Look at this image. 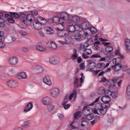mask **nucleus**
<instances>
[{
  "instance_id": "49",
  "label": "nucleus",
  "mask_w": 130,
  "mask_h": 130,
  "mask_svg": "<svg viewBox=\"0 0 130 130\" xmlns=\"http://www.w3.org/2000/svg\"><path fill=\"white\" fill-rule=\"evenodd\" d=\"M87 62L89 67H92V65L94 66L95 64V62H94V61H93L92 60H88L87 61Z\"/></svg>"
},
{
  "instance_id": "56",
  "label": "nucleus",
  "mask_w": 130,
  "mask_h": 130,
  "mask_svg": "<svg viewBox=\"0 0 130 130\" xmlns=\"http://www.w3.org/2000/svg\"><path fill=\"white\" fill-rule=\"evenodd\" d=\"M31 15L34 16H37L38 15V11L37 10H32L30 11Z\"/></svg>"
},
{
  "instance_id": "25",
  "label": "nucleus",
  "mask_w": 130,
  "mask_h": 130,
  "mask_svg": "<svg viewBox=\"0 0 130 130\" xmlns=\"http://www.w3.org/2000/svg\"><path fill=\"white\" fill-rule=\"evenodd\" d=\"M49 47L51 49H53V50H55L56 49H57V45L56 44V43L52 41L49 44Z\"/></svg>"
},
{
  "instance_id": "16",
  "label": "nucleus",
  "mask_w": 130,
  "mask_h": 130,
  "mask_svg": "<svg viewBox=\"0 0 130 130\" xmlns=\"http://www.w3.org/2000/svg\"><path fill=\"white\" fill-rule=\"evenodd\" d=\"M33 108V104L32 103L29 102L27 104L24 109V112L26 113L27 112H29V111H31V110Z\"/></svg>"
},
{
  "instance_id": "61",
  "label": "nucleus",
  "mask_w": 130,
  "mask_h": 130,
  "mask_svg": "<svg viewBox=\"0 0 130 130\" xmlns=\"http://www.w3.org/2000/svg\"><path fill=\"white\" fill-rule=\"evenodd\" d=\"M8 22H9V23H15V20H14V19H13V17H10L7 19Z\"/></svg>"
},
{
  "instance_id": "37",
  "label": "nucleus",
  "mask_w": 130,
  "mask_h": 130,
  "mask_svg": "<svg viewBox=\"0 0 130 130\" xmlns=\"http://www.w3.org/2000/svg\"><path fill=\"white\" fill-rule=\"evenodd\" d=\"M53 21L54 23H55V24H56L57 23H62L61 20H60V18H59V17L57 16L54 17L53 18Z\"/></svg>"
},
{
  "instance_id": "62",
  "label": "nucleus",
  "mask_w": 130,
  "mask_h": 130,
  "mask_svg": "<svg viewBox=\"0 0 130 130\" xmlns=\"http://www.w3.org/2000/svg\"><path fill=\"white\" fill-rule=\"evenodd\" d=\"M84 64H85V63L84 62L81 63L80 64V70H85V65Z\"/></svg>"
},
{
  "instance_id": "24",
  "label": "nucleus",
  "mask_w": 130,
  "mask_h": 130,
  "mask_svg": "<svg viewBox=\"0 0 130 130\" xmlns=\"http://www.w3.org/2000/svg\"><path fill=\"white\" fill-rule=\"evenodd\" d=\"M125 45L126 49L128 51H130V40L128 38H126L124 40Z\"/></svg>"
},
{
  "instance_id": "3",
  "label": "nucleus",
  "mask_w": 130,
  "mask_h": 130,
  "mask_svg": "<svg viewBox=\"0 0 130 130\" xmlns=\"http://www.w3.org/2000/svg\"><path fill=\"white\" fill-rule=\"evenodd\" d=\"M89 45L90 44H89L88 42L80 44L81 49L84 52V53H86L87 55H91V54H92V50H91V49L87 48V47H89Z\"/></svg>"
},
{
  "instance_id": "12",
  "label": "nucleus",
  "mask_w": 130,
  "mask_h": 130,
  "mask_svg": "<svg viewBox=\"0 0 130 130\" xmlns=\"http://www.w3.org/2000/svg\"><path fill=\"white\" fill-rule=\"evenodd\" d=\"M18 62V60L17 57H12L9 59V63L12 66H16Z\"/></svg>"
},
{
  "instance_id": "45",
  "label": "nucleus",
  "mask_w": 130,
  "mask_h": 130,
  "mask_svg": "<svg viewBox=\"0 0 130 130\" xmlns=\"http://www.w3.org/2000/svg\"><path fill=\"white\" fill-rule=\"evenodd\" d=\"M74 22L73 21V19H69L67 21V24L69 26H73L74 25Z\"/></svg>"
},
{
  "instance_id": "14",
  "label": "nucleus",
  "mask_w": 130,
  "mask_h": 130,
  "mask_svg": "<svg viewBox=\"0 0 130 130\" xmlns=\"http://www.w3.org/2000/svg\"><path fill=\"white\" fill-rule=\"evenodd\" d=\"M42 101L44 105H47L52 102V99H51V98L46 96L43 99Z\"/></svg>"
},
{
  "instance_id": "6",
  "label": "nucleus",
  "mask_w": 130,
  "mask_h": 130,
  "mask_svg": "<svg viewBox=\"0 0 130 130\" xmlns=\"http://www.w3.org/2000/svg\"><path fill=\"white\" fill-rule=\"evenodd\" d=\"M89 41H90V42L91 43H90V42H89ZM87 42L88 43H90V44H93V45L92 46V48L94 50H100V46H99V44H100V42L98 40H95L94 42L93 40L90 39Z\"/></svg>"
},
{
  "instance_id": "42",
  "label": "nucleus",
  "mask_w": 130,
  "mask_h": 130,
  "mask_svg": "<svg viewBox=\"0 0 130 130\" xmlns=\"http://www.w3.org/2000/svg\"><path fill=\"white\" fill-rule=\"evenodd\" d=\"M90 31H91L92 34H96L97 32V29L95 28L94 27H89V29Z\"/></svg>"
},
{
  "instance_id": "46",
  "label": "nucleus",
  "mask_w": 130,
  "mask_h": 130,
  "mask_svg": "<svg viewBox=\"0 0 130 130\" xmlns=\"http://www.w3.org/2000/svg\"><path fill=\"white\" fill-rule=\"evenodd\" d=\"M112 92L110 91V90H106L105 92V96H108V97H110L111 96Z\"/></svg>"
},
{
  "instance_id": "4",
  "label": "nucleus",
  "mask_w": 130,
  "mask_h": 130,
  "mask_svg": "<svg viewBox=\"0 0 130 130\" xmlns=\"http://www.w3.org/2000/svg\"><path fill=\"white\" fill-rule=\"evenodd\" d=\"M6 85L9 88H16L19 87V81L14 80H10L6 82Z\"/></svg>"
},
{
  "instance_id": "15",
  "label": "nucleus",
  "mask_w": 130,
  "mask_h": 130,
  "mask_svg": "<svg viewBox=\"0 0 130 130\" xmlns=\"http://www.w3.org/2000/svg\"><path fill=\"white\" fill-rule=\"evenodd\" d=\"M110 107V105H105L104 106V107H103L99 111L102 115H105L106 114V113L107 112V109L109 108Z\"/></svg>"
},
{
  "instance_id": "57",
  "label": "nucleus",
  "mask_w": 130,
  "mask_h": 130,
  "mask_svg": "<svg viewBox=\"0 0 130 130\" xmlns=\"http://www.w3.org/2000/svg\"><path fill=\"white\" fill-rule=\"evenodd\" d=\"M83 32L84 34L82 35V37H83V38L86 39L87 37H88V36H89V34H88L87 32H85V30H84Z\"/></svg>"
},
{
  "instance_id": "58",
  "label": "nucleus",
  "mask_w": 130,
  "mask_h": 130,
  "mask_svg": "<svg viewBox=\"0 0 130 130\" xmlns=\"http://www.w3.org/2000/svg\"><path fill=\"white\" fill-rule=\"evenodd\" d=\"M92 112H93L94 114H99V115H100V114L98 113V109H96L95 108H94V109H92Z\"/></svg>"
},
{
  "instance_id": "8",
  "label": "nucleus",
  "mask_w": 130,
  "mask_h": 130,
  "mask_svg": "<svg viewBox=\"0 0 130 130\" xmlns=\"http://www.w3.org/2000/svg\"><path fill=\"white\" fill-rule=\"evenodd\" d=\"M36 49L37 50H39V51H45V50L47 49V48L46 46L43 45L42 42H40L37 45Z\"/></svg>"
},
{
  "instance_id": "43",
  "label": "nucleus",
  "mask_w": 130,
  "mask_h": 130,
  "mask_svg": "<svg viewBox=\"0 0 130 130\" xmlns=\"http://www.w3.org/2000/svg\"><path fill=\"white\" fill-rule=\"evenodd\" d=\"M26 14L24 13H20L19 14L18 19H20V20H24L26 19Z\"/></svg>"
},
{
  "instance_id": "29",
  "label": "nucleus",
  "mask_w": 130,
  "mask_h": 130,
  "mask_svg": "<svg viewBox=\"0 0 130 130\" xmlns=\"http://www.w3.org/2000/svg\"><path fill=\"white\" fill-rule=\"evenodd\" d=\"M73 22L75 23V24H77V23H79L80 22V17L78 16L74 15L72 18Z\"/></svg>"
},
{
  "instance_id": "50",
  "label": "nucleus",
  "mask_w": 130,
  "mask_h": 130,
  "mask_svg": "<svg viewBox=\"0 0 130 130\" xmlns=\"http://www.w3.org/2000/svg\"><path fill=\"white\" fill-rule=\"evenodd\" d=\"M83 110H84L85 111H88V112H91V111H92L93 108L84 107L83 108Z\"/></svg>"
},
{
  "instance_id": "38",
  "label": "nucleus",
  "mask_w": 130,
  "mask_h": 130,
  "mask_svg": "<svg viewBox=\"0 0 130 130\" xmlns=\"http://www.w3.org/2000/svg\"><path fill=\"white\" fill-rule=\"evenodd\" d=\"M104 67H105L104 62H100L96 65L97 69H105Z\"/></svg>"
},
{
  "instance_id": "39",
  "label": "nucleus",
  "mask_w": 130,
  "mask_h": 130,
  "mask_svg": "<svg viewBox=\"0 0 130 130\" xmlns=\"http://www.w3.org/2000/svg\"><path fill=\"white\" fill-rule=\"evenodd\" d=\"M10 15H11V18L19 19V14L17 12H11Z\"/></svg>"
},
{
  "instance_id": "2",
  "label": "nucleus",
  "mask_w": 130,
  "mask_h": 130,
  "mask_svg": "<svg viewBox=\"0 0 130 130\" xmlns=\"http://www.w3.org/2000/svg\"><path fill=\"white\" fill-rule=\"evenodd\" d=\"M44 20L45 19L42 17H39L35 19L32 22L35 29L36 30H41L42 28V26L41 25L42 22L41 21H44Z\"/></svg>"
},
{
  "instance_id": "13",
  "label": "nucleus",
  "mask_w": 130,
  "mask_h": 130,
  "mask_svg": "<svg viewBox=\"0 0 130 130\" xmlns=\"http://www.w3.org/2000/svg\"><path fill=\"white\" fill-rule=\"evenodd\" d=\"M43 82L48 86H50L52 84L51 82V80H50V77L48 75L45 76V77L43 78Z\"/></svg>"
},
{
  "instance_id": "9",
  "label": "nucleus",
  "mask_w": 130,
  "mask_h": 130,
  "mask_svg": "<svg viewBox=\"0 0 130 130\" xmlns=\"http://www.w3.org/2000/svg\"><path fill=\"white\" fill-rule=\"evenodd\" d=\"M57 34L59 37H66V36H69V32L68 30H58Z\"/></svg>"
},
{
  "instance_id": "64",
  "label": "nucleus",
  "mask_w": 130,
  "mask_h": 130,
  "mask_svg": "<svg viewBox=\"0 0 130 130\" xmlns=\"http://www.w3.org/2000/svg\"><path fill=\"white\" fill-rule=\"evenodd\" d=\"M63 106L64 107V109H69V108H70V107H71V105L70 104H66V105H63Z\"/></svg>"
},
{
  "instance_id": "54",
  "label": "nucleus",
  "mask_w": 130,
  "mask_h": 130,
  "mask_svg": "<svg viewBox=\"0 0 130 130\" xmlns=\"http://www.w3.org/2000/svg\"><path fill=\"white\" fill-rule=\"evenodd\" d=\"M110 59V56H107L106 58L105 57H102L101 58V59H100V61H105V60H106V59Z\"/></svg>"
},
{
  "instance_id": "22",
  "label": "nucleus",
  "mask_w": 130,
  "mask_h": 130,
  "mask_svg": "<svg viewBox=\"0 0 130 130\" xmlns=\"http://www.w3.org/2000/svg\"><path fill=\"white\" fill-rule=\"evenodd\" d=\"M64 25H66L64 22L57 23L56 24V29L58 30V31L63 30V29H64Z\"/></svg>"
},
{
  "instance_id": "32",
  "label": "nucleus",
  "mask_w": 130,
  "mask_h": 130,
  "mask_svg": "<svg viewBox=\"0 0 130 130\" xmlns=\"http://www.w3.org/2000/svg\"><path fill=\"white\" fill-rule=\"evenodd\" d=\"M68 32H71L73 33V32H75L76 31V27L74 25H70L68 26Z\"/></svg>"
},
{
  "instance_id": "47",
  "label": "nucleus",
  "mask_w": 130,
  "mask_h": 130,
  "mask_svg": "<svg viewBox=\"0 0 130 130\" xmlns=\"http://www.w3.org/2000/svg\"><path fill=\"white\" fill-rule=\"evenodd\" d=\"M94 118V115L93 114H89L86 116V119L87 120H92Z\"/></svg>"
},
{
  "instance_id": "53",
  "label": "nucleus",
  "mask_w": 130,
  "mask_h": 130,
  "mask_svg": "<svg viewBox=\"0 0 130 130\" xmlns=\"http://www.w3.org/2000/svg\"><path fill=\"white\" fill-rule=\"evenodd\" d=\"M88 124H89V123L86 120L82 121L81 124V126H83V127L86 126V125H88Z\"/></svg>"
},
{
  "instance_id": "44",
  "label": "nucleus",
  "mask_w": 130,
  "mask_h": 130,
  "mask_svg": "<svg viewBox=\"0 0 130 130\" xmlns=\"http://www.w3.org/2000/svg\"><path fill=\"white\" fill-rule=\"evenodd\" d=\"M54 106L53 105H49L48 106V111H49V112H51V111H53V110H54Z\"/></svg>"
},
{
  "instance_id": "35",
  "label": "nucleus",
  "mask_w": 130,
  "mask_h": 130,
  "mask_svg": "<svg viewBox=\"0 0 130 130\" xmlns=\"http://www.w3.org/2000/svg\"><path fill=\"white\" fill-rule=\"evenodd\" d=\"M105 51L107 53H110L113 51V47L111 46H108L105 48Z\"/></svg>"
},
{
  "instance_id": "19",
  "label": "nucleus",
  "mask_w": 130,
  "mask_h": 130,
  "mask_svg": "<svg viewBox=\"0 0 130 130\" xmlns=\"http://www.w3.org/2000/svg\"><path fill=\"white\" fill-rule=\"evenodd\" d=\"M77 95H78V92L76 89H73L72 93L69 95V100H72L73 98L76 99L77 98Z\"/></svg>"
},
{
  "instance_id": "26",
  "label": "nucleus",
  "mask_w": 130,
  "mask_h": 130,
  "mask_svg": "<svg viewBox=\"0 0 130 130\" xmlns=\"http://www.w3.org/2000/svg\"><path fill=\"white\" fill-rule=\"evenodd\" d=\"M73 84L75 88L76 89L78 88L79 86H81V84L79 83V78L78 77H75L74 78Z\"/></svg>"
},
{
  "instance_id": "41",
  "label": "nucleus",
  "mask_w": 130,
  "mask_h": 130,
  "mask_svg": "<svg viewBox=\"0 0 130 130\" xmlns=\"http://www.w3.org/2000/svg\"><path fill=\"white\" fill-rule=\"evenodd\" d=\"M81 117V112L78 111L74 114V119H79Z\"/></svg>"
},
{
  "instance_id": "20",
  "label": "nucleus",
  "mask_w": 130,
  "mask_h": 130,
  "mask_svg": "<svg viewBox=\"0 0 130 130\" xmlns=\"http://www.w3.org/2000/svg\"><path fill=\"white\" fill-rule=\"evenodd\" d=\"M27 74L25 72H21L17 76V78L19 80H24L25 79H27Z\"/></svg>"
},
{
  "instance_id": "40",
  "label": "nucleus",
  "mask_w": 130,
  "mask_h": 130,
  "mask_svg": "<svg viewBox=\"0 0 130 130\" xmlns=\"http://www.w3.org/2000/svg\"><path fill=\"white\" fill-rule=\"evenodd\" d=\"M5 32L3 31H0V42L5 41Z\"/></svg>"
},
{
  "instance_id": "30",
  "label": "nucleus",
  "mask_w": 130,
  "mask_h": 130,
  "mask_svg": "<svg viewBox=\"0 0 130 130\" xmlns=\"http://www.w3.org/2000/svg\"><path fill=\"white\" fill-rule=\"evenodd\" d=\"M82 39V35L80 32H77L74 36V39L76 40V41H81V39Z\"/></svg>"
},
{
  "instance_id": "55",
  "label": "nucleus",
  "mask_w": 130,
  "mask_h": 130,
  "mask_svg": "<svg viewBox=\"0 0 130 130\" xmlns=\"http://www.w3.org/2000/svg\"><path fill=\"white\" fill-rule=\"evenodd\" d=\"M118 81V78L117 77H114L112 80V82L114 84V86H115V83H117V81Z\"/></svg>"
},
{
  "instance_id": "34",
  "label": "nucleus",
  "mask_w": 130,
  "mask_h": 130,
  "mask_svg": "<svg viewBox=\"0 0 130 130\" xmlns=\"http://www.w3.org/2000/svg\"><path fill=\"white\" fill-rule=\"evenodd\" d=\"M106 91V90H105V88L103 86H101L99 89L98 93L100 95H102V94H105Z\"/></svg>"
},
{
  "instance_id": "7",
  "label": "nucleus",
  "mask_w": 130,
  "mask_h": 130,
  "mask_svg": "<svg viewBox=\"0 0 130 130\" xmlns=\"http://www.w3.org/2000/svg\"><path fill=\"white\" fill-rule=\"evenodd\" d=\"M69 18L70 15L66 12H63L60 14V20H61V23H63L64 21L69 20Z\"/></svg>"
},
{
  "instance_id": "18",
  "label": "nucleus",
  "mask_w": 130,
  "mask_h": 130,
  "mask_svg": "<svg viewBox=\"0 0 130 130\" xmlns=\"http://www.w3.org/2000/svg\"><path fill=\"white\" fill-rule=\"evenodd\" d=\"M25 20L26 22H30V23H31V22H32L35 20V17H34L33 15L29 14L26 16Z\"/></svg>"
},
{
  "instance_id": "48",
  "label": "nucleus",
  "mask_w": 130,
  "mask_h": 130,
  "mask_svg": "<svg viewBox=\"0 0 130 130\" xmlns=\"http://www.w3.org/2000/svg\"><path fill=\"white\" fill-rule=\"evenodd\" d=\"M91 58H100L101 56L99 54H94L91 56Z\"/></svg>"
},
{
  "instance_id": "10",
  "label": "nucleus",
  "mask_w": 130,
  "mask_h": 130,
  "mask_svg": "<svg viewBox=\"0 0 130 130\" xmlns=\"http://www.w3.org/2000/svg\"><path fill=\"white\" fill-rule=\"evenodd\" d=\"M110 100H111V99H110V96H103L101 98V101L103 102L104 105H106V104H108V105H110L109 104V102H110Z\"/></svg>"
},
{
  "instance_id": "60",
  "label": "nucleus",
  "mask_w": 130,
  "mask_h": 130,
  "mask_svg": "<svg viewBox=\"0 0 130 130\" xmlns=\"http://www.w3.org/2000/svg\"><path fill=\"white\" fill-rule=\"evenodd\" d=\"M58 117H59L60 120H62L64 118V116L62 114H58Z\"/></svg>"
},
{
  "instance_id": "33",
  "label": "nucleus",
  "mask_w": 130,
  "mask_h": 130,
  "mask_svg": "<svg viewBox=\"0 0 130 130\" xmlns=\"http://www.w3.org/2000/svg\"><path fill=\"white\" fill-rule=\"evenodd\" d=\"M37 71L38 74H42L44 72V69L43 67L40 66H37Z\"/></svg>"
},
{
  "instance_id": "11",
  "label": "nucleus",
  "mask_w": 130,
  "mask_h": 130,
  "mask_svg": "<svg viewBox=\"0 0 130 130\" xmlns=\"http://www.w3.org/2000/svg\"><path fill=\"white\" fill-rule=\"evenodd\" d=\"M50 94L52 97H56L59 94V89L57 88H54L51 90Z\"/></svg>"
},
{
  "instance_id": "1",
  "label": "nucleus",
  "mask_w": 130,
  "mask_h": 130,
  "mask_svg": "<svg viewBox=\"0 0 130 130\" xmlns=\"http://www.w3.org/2000/svg\"><path fill=\"white\" fill-rule=\"evenodd\" d=\"M118 59H120L119 58H116L115 59H113V63L114 64V66H112L113 69H114V70L115 72H119L120 70H122L123 72H126L127 71V69L126 68L127 66H123L119 63L118 62Z\"/></svg>"
},
{
  "instance_id": "28",
  "label": "nucleus",
  "mask_w": 130,
  "mask_h": 130,
  "mask_svg": "<svg viewBox=\"0 0 130 130\" xmlns=\"http://www.w3.org/2000/svg\"><path fill=\"white\" fill-rule=\"evenodd\" d=\"M126 99L127 100H130V85H128L126 87Z\"/></svg>"
},
{
  "instance_id": "23",
  "label": "nucleus",
  "mask_w": 130,
  "mask_h": 130,
  "mask_svg": "<svg viewBox=\"0 0 130 130\" xmlns=\"http://www.w3.org/2000/svg\"><path fill=\"white\" fill-rule=\"evenodd\" d=\"M79 56V54L77 53V50L74 49L73 51V54L71 55V58L72 59V60H76L78 58Z\"/></svg>"
},
{
  "instance_id": "52",
  "label": "nucleus",
  "mask_w": 130,
  "mask_h": 130,
  "mask_svg": "<svg viewBox=\"0 0 130 130\" xmlns=\"http://www.w3.org/2000/svg\"><path fill=\"white\" fill-rule=\"evenodd\" d=\"M111 96L114 99L116 98L117 97V92L112 91Z\"/></svg>"
},
{
  "instance_id": "27",
  "label": "nucleus",
  "mask_w": 130,
  "mask_h": 130,
  "mask_svg": "<svg viewBox=\"0 0 130 130\" xmlns=\"http://www.w3.org/2000/svg\"><path fill=\"white\" fill-rule=\"evenodd\" d=\"M4 14L3 13L0 12V27L4 26V24H5V18H4Z\"/></svg>"
},
{
  "instance_id": "51",
  "label": "nucleus",
  "mask_w": 130,
  "mask_h": 130,
  "mask_svg": "<svg viewBox=\"0 0 130 130\" xmlns=\"http://www.w3.org/2000/svg\"><path fill=\"white\" fill-rule=\"evenodd\" d=\"M82 57L83 58V59H88V58H89V56L83 52V53L82 54Z\"/></svg>"
},
{
  "instance_id": "21",
  "label": "nucleus",
  "mask_w": 130,
  "mask_h": 130,
  "mask_svg": "<svg viewBox=\"0 0 130 130\" xmlns=\"http://www.w3.org/2000/svg\"><path fill=\"white\" fill-rule=\"evenodd\" d=\"M49 62L52 64H58L59 63L60 61L58 59H55L53 57H51L49 59Z\"/></svg>"
},
{
  "instance_id": "59",
  "label": "nucleus",
  "mask_w": 130,
  "mask_h": 130,
  "mask_svg": "<svg viewBox=\"0 0 130 130\" xmlns=\"http://www.w3.org/2000/svg\"><path fill=\"white\" fill-rule=\"evenodd\" d=\"M6 46V44L4 43V41L0 42V48H4Z\"/></svg>"
},
{
  "instance_id": "5",
  "label": "nucleus",
  "mask_w": 130,
  "mask_h": 130,
  "mask_svg": "<svg viewBox=\"0 0 130 130\" xmlns=\"http://www.w3.org/2000/svg\"><path fill=\"white\" fill-rule=\"evenodd\" d=\"M77 27L79 28V31H85V30H89L90 28V23L87 22H83L81 24H77Z\"/></svg>"
},
{
  "instance_id": "31",
  "label": "nucleus",
  "mask_w": 130,
  "mask_h": 130,
  "mask_svg": "<svg viewBox=\"0 0 130 130\" xmlns=\"http://www.w3.org/2000/svg\"><path fill=\"white\" fill-rule=\"evenodd\" d=\"M105 105H104V104H101V103H96L95 106H94V108L98 109V110H100L103 108L104 107V106Z\"/></svg>"
},
{
  "instance_id": "36",
  "label": "nucleus",
  "mask_w": 130,
  "mask_h": 130,
  "mask_svg": "<svg viewBox=\"0 0 130 130\" xmlns=\"http://www.w3.org/2000/svg\"><path fill=\"white\" fill-rule=\"evenodd\" d=\"M31 126V122L30 121H24L22 124L23 127H29Z\"/></svg>"
},
{
  "instance_id": "17",
  "label": "nucleus",
  "mask_w": 130,
  "mask_h": 130,
  "mask_svg": "<svg viewBox=\"0 0 130 130\" xmlns=\"http://www.w3.org/2000/svg\"><path fill=\"white\" fill-rule=\"evenodd\" d=\"M45 30L46 34H48L49 35L54 34V30H53V28L51 27L46 26L45 27Z\"/></svg>"
},
{
  "instance_id": "63",
  "label": "nucleus",
  "mask_w": 130,
  "mask_h": 130,
  "mask_svg": "<svg viewBox=\"0 0 130 130\" xmlns=\"http://www.w3.org/2000/svg\"><path fill=\"white\" fill-rule=\"evenodd\" d=\"M77 60L78 63H81V62L83 61V59H82V57H81V56H79L77 57Z\"/></svg>"
}]
</instances>
